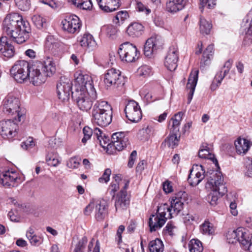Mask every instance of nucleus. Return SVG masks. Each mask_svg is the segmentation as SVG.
I'll return each mask as SVG.
<instances>
[{
	"mask_svg": "<svg viewBox=\"0 0 252 252\" xmlns=\"http://www.w3.org/2000/svg\"><path fill=\"white\" fill-rule=\"evenodd\" d=\"M32 21L35 26L39 29L43 27V25L45 23V20L40 15H35L32 16Z\"/></svg>",
	"mask_w": 252,
	"mask_h": 252,
	"instance_id": "obj_48",
	"label": "nucleus"
},
{
	"mask_svg": "<svg viewBox=\"0 0 252 252\" xmlns=\"http://www.w3.org/2000/svg\"><path fill=\"white\" fill-rule=\"evenodd\" d=\"M75 77V92H90L92 98H97L96 91L94 87L93 80L90 76L79 72L76 73Z\"/></svg>",
	"mask_w": 252,
	"mask_h": 252,
	"instance_id": "obj_6",
	"label": "nucleus"
},
{
	"mask_svg": "<svg viewBox=\"0 0 252 252\" xmlns=\"http://www.w3.org/2000/svg\"><path fill=\"white\" fill-rule=\"evenodd\" d=\"M227 73H224V71L221 69L220 72L216 74L215 77V80L219 84H220L222 80Z\"/></svg>",
	"mask_w": 252,
	"mask_h": 252,
	"instance_id": "obj_59",
	"label": "nucleus"
},
{
	"mask_svg": "<svg viewBox=\"0 0 252 252\" xmlns=\"http://www.w3.org/2000/svg\"><path fill=\"white\" fill-rule=\"evenodd\" d=\"M138 71L140 76L145 77L150 75L151 68L149 66L144 65L139 67Z\"/></svg>",
	"mask_w": 252,
	"mask_h": 252,
	"instance_id": "obj_51",
	"label": "nucleus"
},
{
	"mask_svg": "<svg viewBox=\"0 0 252 252\" xmlns=\"http://www.w3.org/2000/svg\"><path fill=\"white\" fill-rule=\"evenodd\" d=\"M214 52L213 45H209L203 53L202 58L201 60V66L208 65L212 59Z\"/></svg>",
	"mask_w": 252,
	"mask_h": 252,
	"instance_id": "obj_36",
	"label": "nucleus"
},
{
	"mask_svg": "<svg viewBox=\"0 0 252 252\" xmlns=\"http://www.w3.org/2000/svg\"><path fill=\"white\" fill-rule=\"evenodd\" d=\"M62 24L63 30L71 33L78 32L81 25L79 18L76 15L66 16Z\"/></svg>",
	"mask_w": 252,
	"mask_h": 252,
	"instance_id": "obj_19",
	"label": "nucleus"
},
{
	"mask_svg": "<svg viewBox=\"0 0 252 252\" xmlns=\"http://www.w3.org/2000/svg\"><path fill=\"white\" fill-rule=\"evenodd\" d=\"M137 52L136 46L129 42L122 44L118 50L121 60L127 63L134 62L138 59Z\"/></svg>",
	"mask_w": 252,
	"mask_h": 252,
	"instance_id": "obj_8",
	"label": "nucleus"
},
{
	"mask_svg": "<svg viewBox=\"0 0 252 252\" xmlns=\"http://www.w3.org/2000/svg\"><path fill=\"white\" fill-rule=\"evenodd\" d=\"M216 4L215 0H200V8L202 9L205 6H207L208 8H212Z\"/></svg>",
	"mask_w": 252,
	"mask_h": 252,
	"instance_id": "obj_57",
	"label": "nucleus"
},
{
	"mask_svg": "<svg viewBox=\"0 0 252 252\" xmlns=\"http://www.w3.org/2000/svg\"><path fill=\"white\" fill-rule=\"evenodd\" d=\"M184 0H169L166 3V9L171 13H175L184 7Z\"/></svg>",
	"mask_w": 252,
	"mask_h": 252,
	"instance_id": "obj_32",
	"label": "nucleus"
},
{
	"mask_svg": "<svg viewBox=\"0 0 252 252\" xmlns=\"http://www.w3.org/2000/svg\"><path fill=\"white\" fill-rule=\"evenodd\" d=\"M72 94L74 92H72ZM76 97L77 104L79 108L84 111H87L92 106L93 101L96 98H92L90 92H74Z\"/></svg>",
	"mask_w": 252,
	"mask_h": 252,
	"instance_id": "obj_16",
	"label": "nucleus"
},
{
	"mask_svg": "<svg viewBox=\"0 0 252 252\" xmlns=\"http://www.w3.org/2000/svg\"><path fill=\"white\" fill-rule=\"evenodd\" d=\"M112 111L111 106L108 104V102L104 100L97 101L94 104L92 113H98L104 112Z\"/></svg>",
	"mask_w": 252,
	"mask_h": 252,
	"instance_id": "obj_33",
	"label": "nucleus"
},
{
	"mask_svg": "<svg viewBox=\"0 0 252 252\" xmlns=\"http://www.w3.org/2000/svg\"><path fill=\"white\" fill-rule=\"evenodd\" d=\"M177 132L170 131L169 136L165 139L164 143L167 144L169 147L174 148L178 146L180 137L177 136Z\"/></svg>",
	"mask_w": 252,
	"mask_h": 252,
	"instance_id": "obj_39",
	"label": "nucleus"
},
{
	"mask_svg": "<svg viewBox=\"0 0 252 252\" xmlns=\"http://www.w3.org/2000/svg\"><path fill=\"white\" fill-rule=\"evenodd\" d=\"M144 27L140 23H131L127 28L126 33L129 36L137 37L141 36L143 32Z\"/></svg>",
	"mask_w": 252,
	"mask_h": 252,
	"instance_id": "obj_30",
	"label": "nucleus"
},
{
	"mask_svg": "<svg viewBox=\"0 0 252 252\" xmlns=\"http://www.w3.org/2000/svg\"><path fill=\"white\" fill-rule=\"evenodd\" d=\"M236 152L238 154H246L252 145V143L245 138H238L235 141Z\"/></svg>",
	"mask_w": 252,
	"mask_h": 252,
	"instance_id": "obj_29",
	"label": "nucleus"
},
{
	"mask_svg": "<svg viewBox=\"0 0 252 252\" xmlns=\"http://www.w3.org/2000/svg\"><path fill=\"white\" fill-rule=\"evenodd\" d=\"M26 236L32 245L38 246L43 242L42 238L35 234L34 230L30 228L27 231Z\"/></svg>",
	"mask_w": 252,
	"mask_h": 252,
	"instance_id": "obj_35",
	"label": "nucleus"
},
{
	"mask_svg": "<svg viewBox=\"0 0 252 252\" xmlns=\"http://www.w3.org/2000/svg\"><path fill=\"white\" fill-rule=\"evenodd\" d=\"M35 142L32 137H29L25 141L22 143L21 147L24 150H29L35 146Z\"/></svg>",
	"mask_w": 252,
	"mask_h": 252,
	"instance_id": "obj_52",
	"label": "nucleus"
},
{
	"mask_svg": "<svg viewBox=\"0 0 252 252\" xmlns=\"http://www.w3.org/2000/svg\"><path fill=\"white\" fill-rule=\"evenodd\" d=\"M190 252H202L203 246L201 242L197 239H192L189 244Z\"/></svg>",
	"mask_w": 252,
	"mask_h": 252,
	"instance_id": "obj_43",
	"label": "nucleus"
},
{
	"mask_svg": "<svg viewBox=\"0 0 252 252\" xmlns=\"http://www.w3.org/2000/svg\"><path fill=\"white\" fill-rule=\"evenodd\" d=\"M31 30L29 23L16 13L7 15L3 22V32L17 44H22L29 38Z\"/></svg>",
	"mask_w": 252,
	"mask_h": 252,
	"instance_id": "obj_1",
	"label": "nucleus"
},
{
	"mask_svg": "<svg viewBox=\"0 0 252 252\" xmlns=\"http://www.w3.org/2000/svg\"><path fill=\"white\" fill-rule=\"evenodd\" d=\"M137 9L140 12H145L147 14L151 12V10L147 8L141 2H137Z\"/></svg>",
	"mask_w": 252,
	"mask_h": 252,
	"instance_id": "obj_60",
	"label": "nucleus"
},
{
	"mask_svg": "<svg viewBox=\"0 0 252 252\" xmlns=\"http://www.w3.org/2000/svg\"><path fill=\"white\" fill-rule=\"evenodd\" d=\"M245 174L252 178V158H247L245 161Z\"/></svg>",
	"mask_w": 252,
	"mask_h": 252,
	"instance_id": "obj_49",
	"label": "nucleus"
},
{
	"mask_svg": "<svg viewBox=\"0 0 252 252\" xmlns=\"http://www.w3.org/2000/svg\"><path fill=\"white\" fill-rule=\"evenodd\" d=\"M104 82L107 87L115 88L121 87L124 84L120 71L113 68L108 69L105 74Z\"/></svg>",
	"mask_w": 252,
	"mask_h": 252,
	"instance_id": "obj_9",
	"label": "nucleus"
},
{
	"mask_svg": "<svg viewBox=\"0 0 252 252\" xmlns=\"http://www.w3.org/2000/svg\"><path fill=\"white\" fill-rule=\"evenodd\" d=\"M199 70L198 69H193L191 70L189 75L187 88L189 89L188 97V104H189L192 100V96L194 92L195 88L198 81Z\"/></svg>",
	"mask_w": 252,
	"mask_h": 252,
	"instance_id": "obj_23",
	"label": "nucleus"
},
{
	"mask_svg": "<svg viewBox=\"0 0 252 252\" xmlns=\"http://www.w3.org/2000/svg\"><path fill=\"white\" fill-rule=\"evenodd\" d=\"M128 17V14L127 11H121L117 13L113 20V22L118 26H120Z\"/></svg>",
	"mask_w": 252,
	"mask_h": 252,
	"instance_id": "obj_45",
	"label": "nucleus"
},
{
	"mask_svg": "<svg viewBox=\"0 0 252 252\" xmlns=\"http://www.w3.org/2000/svg\"><path fill=\"white\" fill-rule=\"evenodd\" d=\"M198 156L200 158L210 159L216 166L218 167L219 164L217 159L215 158L214 155L211 154L209 148L207 146H203L202 148L200 149L198 152Z\"/></svg>",
	"mask_w": 252,
	"mask_h": 252,
	"instance_id": "obj_38",
	"label": "nucleus"
},
{
	"mask_svg": "<svg viewBox=\"0 0 252 252\" xmlns=\"http://www.w3.org/2000/svg\"><path fill=\"white\" fill-rule=\"evenodd\" d=\"M94 207V202H91L85 208L84 210V214L86 215H89L92 211Z\"/></svg>",
	"mask_w": 252,
	"mask_h": 252,
	"instance_id": "obj_63",
	"label": "nucleus"
},
{
	"mask_svg": "<svg viewBox=\"0 0 252 252\" xmlns=\"http://www.w3.org/2000/svg\"><path fill=\"white\" fill-rule=\"evenodd\" d=\"M111 174V170L109 168L105 170L104 173L98 180L100 183H107L110 180V176Z\"/></svg>",
	"mask_w": 252,
	"mask_h": 252,
	"instance_id": "obj_56",
	"label": "nucleus"
},
{
	"mask_svg": "<svg viewBox=\"0 0 252 252\" xmlns=\"http://www.w3.org/2000/svg\"><path fill=\"white\" fill-rule=\"evenodd\" d=\"M15 2L19 9L22 11H27L30 7V0H15Z\"/></svg>",
	"mask_w": 252,
	"mask_h": 252,
	"instance_id": "obj_47",
	"label": "nucleus"
},
{
	"mask_svg": "<svg viewBox=\"0 0 252 252\" xmlns=\"http://www.w3.org/2000/svg\"><path fill=\"white\" fill-rule=\"evenodd\" d=\"M80 45L83 47L94 48L96 43L93 36L89 33H85L78 39Z\"/></svg>",
	"mask_w": 252,
	"mask_h": 252,
	"instance_id": "obj_34",
	"label": "nucleus"
},
{
	"mask_svg": "<svg viewBox=\"0 0 252 252\" xmlns=\"http://www.w3.org/2000/svg\"><path fill=\"white\" fill-rule=\"evenodd\" d=\"M39 65H42V71L45 74L46 77L52 75L56 72V66L52 58H47L43 62L38 63Z\"/></svg>",
	"mask_w": 252,
	"mask_h": 252,
	"instance_id": "obj_28",
	"label": "nucleus"
},
{
	"mask_svg": "<svg viewBox=\"0 0 252 252\" xmlns=\"http://www.w3.org/2000/svg\"><path fill=\"white\" fill-rule=\"evenodd\" d=\"M167 218V215L166 212L160 214L159 212V206L157 210V214L152 215L149 219V226L151 232L155 231L160 229L165 224Z\"/></svg>",
	"mask_w": 252,
	"mask_h": 252,
	"instance_id": "obj_15",
	"label": "nucleus"
},
{
	"mask_svg": "<svg viewBox=\"0 0 252 252\" xmlns=\"http://www.w3.org/2000/svg\"><path fill=\"white\" fill-rule=\"evenodd\" d=\"M129 185V181H125L123 189L117 194L115 200V207L117 212H122L126 210L129 206L130 197L126 189Z\"/></svg>",
	"mask_w": 252,
	"mask_h": 252,
	"instance_id": "obj_10",
	"label": "nucleus"
},
{
	"mask_svg": "<svg viewBox=\"0 0 252 252\" xmlns=\"http://www.w3.org/2000/svg\"><path fill=\"white\" fill-rule=\"evenodd\" d=\"M106 32L109 37L114 38L118 32V29L112 25H108L105 27Z\"/></svg>",
	"mask_w": 252,
	"mask_h": 252,
	"instance_id": "obj_50",
	"label": "nucleus"
},
{
	"mask_svg": "<svg viewBox=\"0 0 252 252\" xmlns=\"http://www.w3.org/2000/svg\"><path fill=\"white\" fill-rule=\"evenodd\" d=\"M71 1L74 5L84 10H90L93 6L91 0H71Z\"/></svg>",
	"mask_w": 252,
	"mask_h": 252,
	"instance_id": "obj_42",
	"label": "nucleus"
},
{
	"mask_svg": "<svg viewBox=\"0 0 252 252\" xmlns=\"http://www.w3.org/2000/svg\"><path fill=\"white\" fill-rule=\"evenodd\" d=\"M0 54L4 58L10 59L15 54V49L13 45L8 41L6 36L0 38Z\"/></svg>",
	"mask_w": 252,
	"mask_h": 252,
	"instance_id": "obj_21",
	"label": "nucleus"
},
{
	"mask_svg": "<svg viewBox=\"0 0 252 252\" xmlns=\"http://www.w3.org/2000/svg\"><path fill=\"white\" fill-rule=\"evenodd\" d=\"M95 217L98 220H102L107 213V202L103 199L97 200L94 203Z\"/></svg>",
	"mask_w": 252,
	"mask_h": 252,
	"instance_id": "obj_27",
	"label": "nucleus"
},
{
	"mask_svg": "<svg viewBox=\"0 0 252 252\" xmlns=\"http://www.w3.org/2000/svg\"><path fill=\"white\" fill-rule=\"evenodd\" d=\"M205 170L202 165H194L188 177L189 183L192 186H197L205 178Z\"/></svg>",
	"mask_w": 252,
	"mask_h": 252,
	"instance_id": "obj_20",
	"label": "nucleus"
},
{
	"mask_svg": "<svg viewBox=\"0 0 252 252\" xmlns=\"http://www.w3.org/2000/svg\"><path fill=\"white\" fill-rule=\"evenodd\" d=\"M200 232L205 235H213L215 233V229L214 225L209 221L206 220L200 226Z\"/></svg>",
	"mask_w": 252,
	"mask_h": 252,
	"instance_id": "obj_41",
	"label": "nucleus"
},
{
	"mask_svg": "<svg viewBox=\"0 0 252 252\" xmlns=\"http://www.w3.org/2000/svg\"><path fill=\"white\" fill-rule=\"evenodd\" d=\"M179 60L178 48L176 46L170 47L165 58L164 65L170 71H174L177 67Z\"/></svg>",
	"mask_w": 252,
	"mask_h": 252,
	"instance_id": "obj_18",
	"label": "nucleus"
},
{
	"mask_svg": "<svg viewBox=\"0 0 252 252\" xmlns=\"http://www.w3.org/2000/svg\"><path fill=\"white\" fill-rule=\"evenodd\" d=\"M212 28V25L210 21L206 20L202 16L200 17L199 31L202 34H209Z\"/></svg>",
	"mask_w": 252,
	"mask_h": 252,
	"instance_id": "obj_37",
	"label": "nucleus"
},
{
	"mask_svg": "<svg viewBox=\"0 0 252 252\" xmlns=\"http://www.w3.org/2000/svg\"><path fill=\"white\" fill-rule=\"evenodd\" d=\"M46 161L49 165L53 166H56L60 163V160L56 155L52 156L48 155L46 157Z\"/></svg>",
	"mask_w": 252,
	"mask_h": 252,
	"instance_id": "obj_54",
	"label": "nucleus"
},
{
	"mask_svg": "<svg viewBox=\"0 0 252 252\" xmlns=\"http://www.w3.org/2000/svg\"><path fill=\"white\" fill-rule=\"evenodd\" d=\"M83 131L84 137L82 139V142L85 144L91 137L93 134V130L88 126H85L84 127Z\"/></svg>",
	"mask_w": 252,
	"mask_h": 252,
	"instance_id": "obj_53",
	"label": "nucleus"
},
{
	"mask_svg": "<svg viewBox=\"0 0 252 252\" xmlns=\"http://www.w3.org/2000/svg\"><path fill=\"white\" fill-rule=\"evenodd\" d=\"M206 187L211 189V192L208 195V200L212 206L216 205L219 198L227 192L222 173L218 170L212 171Z\"/></svg>",
	"mask_w": 252,
	"mask_h": 252,
	"instance_id": "obj_2",
	"label": "nucleus"
},
{
	"mask_svg": "<svg viewBox=\"0 0 252 252\" xmlns=\"http://www.w3.org/2000/svg\"><path fill=\"white\" fill-rule=\"evenodd\" d=\"M42 65H39L38 63L30 66L28 80H30L34 86H39L46 80L45 74L42 71Z\"/></svg>",
	"mask_w": 252,
	"mask_h": 252,
	"instance_id": "obj_14",
	"label": "nucleus"
},
{
	"mask_svg": "<svg viewBox=\"0 0 252 252\" xmlns=\"http://www.w3.org/2000/svg\"><path fill=\"white\" fill-rule=\"evenodd\" d=\"M188 199V194L180 191L175 194L170 200V205L166 203L159 206L160 214L167 213V218H172L177 216L183 209L184 203Z\"/></svg>",
	"mask_w": 252,
	"mask_h": 252,
	"instance_id": "obj_3",
	"label": "nucleus"
},
{
	"mask_svg": "<svg viewBox=\"0 0 252 252\" xmlns=\"http://www.w3.org/2000/svg\"><path fill=\"white\" fill-rule=\"evenodd\" d=\"M149 250L150 252H162L164 250L162 242L159 239L151 241L149 244Z\"/></svg>",
	"mask_w": 252,
	"mask_h": 252,
	"instance_id": "obj_40",
	"label": "nucleus"
},
{
	"mask_svg": "<svg viewBox=\"0 0 252 252\" xmlns=\"http://www.w3.org/2000/svg\"><path fill=\"white\" fill-rule=\"evenodd\" d=\"M229 243L233 244L239 242L243 249L252 251V236L243 227H239L236 230L229 231L226 235Z\"/></svg>",
	"mask_w": 252,
	"mask_h": 252,
	"instance_id": "obj_5",
	"label": "nucleus"
},
{
	"mask_svg": "<svg viewBox=\"0 0 252 252\" xmlns=\"http://www.w3.org/2000/svg\"><path fill=\"white\" fill-rule=\"evenodd\" d=\"M163 44L162 38L159 36H153L148 39L145 44L144 53L146 56L150 57L156 51L161 47Z\"/></svg>",
	"mask_w": 252,
	"mask_h": 252,
	"instance_id": "obj_17",
	"label": "nucleus"
},
{
	"mask_svg": "<svg viewBox=\"0 0 252 252\" xmlns=\"http://www.w3.org/2000/svg\"><path fill=\"white\" fill-rule=\"evenodd\" d=\"M99 7L106 12H113L120 6V0H96Z\"/></svg>",
	"mask_w": 252,
	"mask_h": 252,
	"instance_id": "obj_26",
	"label": "nucleus"
},
{
	"mask_svg": "<svg viewBox=\"0 0 252 252\" xmlns=\"http://www.w3.org/2000/svg\"><path fill=\"white\" fill-rule=\"evenodd\" d=\"M94 134L96 135V137L99 141L100 145L103 148L105 147V146L103 145L101 140L100 139L101 136L103 135L102 132L100 131L99 128H96L94 130Z\"/></svg>",
	"mask_w": 252,
	"mask_h": 252,
	"instance_id": "obj_64",
	"label": "nucleus"
},
{
	"mask_svg": "<svg viewBox=\"0 0 252 252\" xmlns=\"http://www.w3.org/2000/svg\"><path fill=\"white\" fill-rule=\"evenodd\" d=\"M11 120L0 122V134L4 139H10L17 134L18 126Z\"/></svg>",
	"mask_w": 252,
	"mask_h": 252,
	"instance_id": "obj_11",
	"label": "nucleus"
},
{
	"mask_svg": "<svg viewBox=\"0 0 252 252\" xmlns=\"http://www.w3.org/2000/svg\"><path fill=\"white\" fill-rule=\"evenodd\" d=\"M183 115V112H179L171 119L168 124V128L171 131L174 132L179 131V126Z\"/></svg>",
	"mask_w": 252,
	"mask_h": 252,
	"instance_id": "obj_31",
	"label": "nucleus"
},
{
	"mask_svg": "<svg viewBox=\"0 0 252 252\" xmlns=\"http://www.w3.org/2000/svg\"><path fill=\"white\" fill-rule=\"evenodd\" d=\"M2 185L7 188L14 187L16 186L18 175L15 172L6 171L0 175Z\"/></svg>",
	"mask_w": 252,
	"mask_h": 252,
	"instance_id": "obj_24",
	"label": "nucleus"
},
{
	"mask_svg": "<svg viewBox=\"0 0 252 252\" xmlns=\"http://www.w3.org/2000/svg\"><path fill=\"white\" fill-rule=\"evenodd\" d=\"M88 242V239L86 236H84L80 239L75 246L76 247L79 248L82 250L85 248V245Z\"/></svg>",
	"mask_w": 252,
	"mask_h": 252,
	"instance_id": "obj_61",
	"label": "nucleus"
},
{
	"mask_svg": "<svg viewBox=\"0 0 252 252\" xmlns=\"http://www.w3.org/2000/svg\"><path fill=\"white\" fill-rule=\"evenodd\" d=\"M244 22H245V26H249V28L246 32L247 37L250 36L249 39L252 37V9L249 12L247 16L244 20Z\"/></svg>",
	"mask_w": 252,
	"mask_h": 252,
	"instance_id": "obj_44",
	"label": "nucleus"
},
{
	"mask_svg": "<svg viewBox=\"0 0 252 252\" xmlns=\"http://www.w3.org/2000/svg\"><path fill=\"white\" fill-rule=\"evenodd\" d=\"M153 127L151 126H146L141 129L138 133L141 139L148 140L152 134Z\"/></svg>",
	"mask_w": 252,
	"mask_h": 252,
	"instance_id": "obj_46",
	"label": "nucleus"
},
{
	"mask_svg": "<svg viewBox=\"0 0 252 252\" xmlns=\"http://www.w3.org/2000/svg\"><path fill=\"white\" fill-rule=\"evenodd\" d=\"M30 68V64L27 61H18L11 68L10 73L16 81L22 83L28 80Z\"/></svg>",
	"mask_w": 252,
	"mask_h": 252,
	"instance_id": "obj_7",
	"label": "nucleus"
},
{
	"mask_svg": "<svg viewBox=\"0 0 252 252\" xmlns=\"http://www.w3.org/2000/svg\"><path fill=\"white\" fill-rule=\"evenodd\" d=\"M72 87L71 81L68 78L62 76L57 85L59 98L63 101L68 100Z\"/></svg>",
	"mask_w": 252,
	"mask_h": 252,
	"instance_id": "obj_13",
	"label": "nucleus"
},
{
	"mask_svg": "<svg viewBox=\"0 0 252 252\" xmlns=\"http://www.w3.org/2000/svg\"><path fill=\"white\" fill-rule=\"evenodd\" d=\"M163 189L166 193H169L173 191V187L171 185V183L167 180L165 181L162 185Z\"/></svg>",
	"mask_w": 252,
	"mask_h": 252,
	"instance_id": "obj_58",
	"label": "nucleus"
},
{
	"mask_svg": "<svg viewBox=\"0 0 252 252\" xmlns=\"http://www.w3.org/2000/svg\"><path fill=\"white\" fill-rule=\"evenodd\" d=\"M80 163L79 159L76 158H70L66 163V166L71 169H75L78 168Z\"/></svg>",
	"mask_w": 252,
	"mask_h": 252,
	"instance_id": "obj_55",
	"label": "nucleus"
},
{
	"mask_svg": "<svg viewBox=\"0 0 252 252\" xmlns=\"http://www.w3.org/2000/svg\"><path fill=\"white\" fill-rule=\"evenodd\" d=\"M127 142V137L124 132H116L111 136V143L118 151H122L126 146Z\"/></svg>",
	"mask_w": 252,
	"mask_h": 252,
	"instance_id": "obj_25",
	"label": "nucleus"
},
{
	"mask_svg": "<svg viewBox=\"0 0 252 252\" xmlns=\"http://www.w3.org/2000/svg\"><path fill=\"white\" fill-rule=\"evenodd\" d=\"M125 113L127 118L132 122L137 123L142 118V112L137 102L134 100L128 101L125 109Z\"/></svg>",
	"mask_w": 252,
	"mask_h": 252,
	"instance_id": "obj_12",
	"label": "nucleus"
},
{
	"mask_svg": "<svg viewBox=\"0 0 252 252\" xmlns=\"http://www.w3.org/2000/svg\"><path fill=\"white\" fill-rule=\"evenodd\" d=\"M3 112L13 117L15 121L20 122L24 117V112L20 108V101L14 94L9 93L3 100Z\"/></svg>",
	"mask_w": 252,
	"mask_h": 252,
	"instance_id": "obj_4",
	"label": "nucleus"
},
{
	"mask_svg": "<svg viewBox=\"0 0 252 252\" xmlns=\"http://www.w3.org/2000/svg\"><path fill=\"white\" fill-rule=\"evenodd\" d=\"M112 111L92 113V121L94 124L106 126L112 121Z\"/></svg>",
	"mask_w": 252,
	"mask_h": 252,
	"instance_id": "obj_22",
	"label": "nucleus"
},
{
	"mask_svg": "<svg viewBox=\"0 0 252 252\" xmlns=\"http://www.w3.org/2000/svg\"><path fill=\"white\" fill-rule=\"evenodd\" d=\"M125 229V227L124 225H121L119 227V228L117 230V234H116L117 237L116 239H118V241L119 243L122 242V234L123 233V232H124Z\"/></svg>",
	"mask_w": 252,
	"mask_h": 252,
	"instance_id": "obj_62",
	"label": "nucleus"
}]
</instances>
